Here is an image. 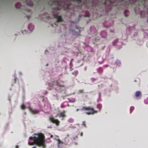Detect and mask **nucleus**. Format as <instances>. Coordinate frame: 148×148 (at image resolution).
Segmentation results:
<instances>
[{"label": "nucleus", "instance_id": "f257e3e1", "mask_svg": "<svg viewBox=\"0 0 148 148\" xmlns=\"http://www.w3.org/2000/svg\"><path fill=\"white\" fill-rule=\"evenodd\" d=\"M45 137L44 134L41 133L35 134L34 137L31 136L29 137L30 140H33V142H28V144L30 145H34L36 144L40 147L45 148Z\"/></svg>", "mask_w": 148, "mask_h": 148}, {"label": "nucleus", "instance_id": "f03ea898", "mask_svg": "<svg viewBox=\"0 0 148 148\" xmlns=\"http://www.w3.org/2000/svg\"><path fill=\"white\" fill-rule=\"evenodd\" d=\"M25 2L26 5L25 6H23L20 3L18 2L15 4V7L16 8L23 9L25 10L27 12H31V10L29 8H27V7H28V6H32L33 5V1L32 0H26Z\"/></svg>", "mask_w": 148, "mask_h": 148}, {"label": "nucleus", "instance_id": "7ed1b4c3", "mask_svg": "<svg viewBox=\"0 0 148 148\" xmlns=\"http://www.w3.org/2000/svg\"><path fill=\"white\" fill-rule=\"evenodd\" d=\"M51 3H50V1H49V3L51 5H55L56 6L53 8V9L55 10H60L64 8V7L62 5V3H61L59 1H56L54 0H51Z\"/></svg>", "mask_w": 148, "mask_h": 148}, {"label": "nucleus", "instance_id": "20e7f679", "mask_svg": "<svg viewBox=\"0 0 148 148\" xmlns=\"http://www.w3.org/2000/svg\"><path fill=\"white\" fill-rule=\"evenodd\" d=\"M81 111H87L86 112V114H92L95 113H97V112L94 110L93 108L90 106L88 107H84L82 109H80Z\"/></svg>", "mask_w": 148, "mask_h": 148}, {"label": "nucleus", "instance_id": "39448f33", "mask_svg": "<svg viewBox=\"0 0 148 148\" xmlns=\"http://www.w3.org/2000/svg\"><path fill=\"white\" fill-rule=\"evenodd\" d=\"M54 17L55 18L57 19V22H61L63 21V19L61 15H58L57 14H55Z\"/></svg>", "mask_w": 148, "mask_h": 148}, {"label": "nucleus", "instance_id": "423d86ee", "mask_svg": "<svg viewBox=\"0 0 148 148\" xmlns=\"http://www.w3.org/2000/svg\"><path fill=\"white\" fill-rule=\"evenodd\" d=\"M29 110L33 114H38L39 112V111L38 110L35 109L30 108Z\"/></svg>", "mask_w": 148, "mask_h": 148}, {"label": "nucleus", "instance_id": "0eeeda50", "mask_svg": "<svg viewBox=\"0 0 148 148\" xmlns=\"http://www.w3.org/2000/svg\"><path fill=\"white\" fill-rule=\"evenodd\" d=\"M69 31L70 33L72 34L73 35H77L79 36L80 35L79 34H77V32L75 31V30L73 29H69Z\"/></svg>", "mask_w": 148, "mask_h": 148}, {"label": "nucleus", "instance_id": "6e6552de", "mask_svg": "<svg viewBox=\"0 0 148 148\" xmlns=\"http://www.w3.org/2000/svg\"><path fill=\"white\" fill-rule=\"evenodd\" d=\"M53 85H56L60 87H64V86L63 84H61L60 82L57 81H55L54 82Z\"/></svg>", "mask_w": 148, "mask_h": 148}, {"label": "nucleus", "instance_id": "1a4fd4ad", "mask_svg": "<svg viewBox=\"0 0 148 148\" xmlns=\"http://www.w3.org/2000/svg\"><path fill=\"white\" fill-rule=\"evenodd\" d=\"M65 111H63L62 112L58 114L57 115V116H59V117H64L65 116Z\"/></svg>", "mask_w": 148, "mask_h": 148}, {"label": "nucleus", "instance_id": "9d476101", "mask_svg": "<svg viewBox=\"0 0 148 148\" xmlns=\"http://www.w3.org/2000/svg\"><path fill=\"white\" fill-rule=\"evenodd\" d=\"M141 94V92L139 91H136L135 93V96L136 97H138Z\"/></svg>", "mask_w": 148, "mask_h": 148}, {"label": "nucleus", "instance_id": "9b49d317", "mask_svg": "<svg viewBox=\"0 0 148 148\" xmlns=\"http://www.w3.org/2000/svg\"><path fill=\"white\" fill-rule=\"evenodd\" d=\"M51 123L55 124L57 125H58L59 124V121H51Z\"/></svg>", "mask_w": 148, "mask_h": 148}, {"label": "nucleus", "instance_id": "f8f14e48", "mask_svg": "<svg viewBox=\"0 0 148 148\" xmlns=\"http://www.w3.org/2000/svg\"><path fill=\"white\" fill-rule=\"evenodd\" d=\"M115 63L117 65L119 64H120V61L118 59H117L115 61Z\"/></svg>", "mask_w": 148, "mask_h": 148}, {"label": "nucleus", "instance_id": "ddd939ff", "mask_svg": "<svg viewBox=\"0 0 148 148\" xmlns=\"http://www.w3.org/2000/svg\"><path fill=\"white\" fill-rule=\"evenodd\" d=\"M50 120H58V119H55L52 116H51L49 117Z\"/></svg>", "mask_w": 148, "mask_h": 148}, {"label": "nucleus", "instance_id": "4468645a", "mask_svg": "<svg viewBox=\"0 0 148 148\" xmlns=\"http://www.w3.org/2000/svg\"><path fill=\"white\" fill-rule=\"evenodd\" d=\"M21 108L23 110H24L26 108V107L24 104H23L21 105Z\"/></svg>", "mask_w": 148, "mask_h": 148}, {"label": "nucleus", "instance_id": "2eb2a0df", "mask_svg": "<svg viewBox=\"0 0 148 148\" xmlns=\"http://www.w3.org/2000/svg\"><path fill=\"white\" fill-rule=\"evenodd\" d=\"M117 42L118 40H114L112 42L113 45L114 46H115L116 43Z\"/></svg>", "mask_w": 148, "mask_h": 148}, {"label": "nucleus", "instance_id": "dca6fc26", "mask_svg": "<svg viewBox=\"0 0 148 148\" xmlns=\"http://www.w3.org/2000/svg\"><path fill=\"white\" fill-rule=\"evenodd\" d=\"M73 1H76L77 3H80L82 2V0H72Z\"/></svg>", "mask_w": 148, "mask_h": 148}, {"label": "nucleus", "instance_id": "f3484780", "mask_svg": "<svg viewBox=\"0 0 148 148\" xmlns=\"http://www.w3.org/2000/svg\"><path fill=\"white\" fill-rule=\"evenodd\" d=\"M97 108H99V109H100L101 107H102V106H101V104H98L97 105Z\"/></svg>", "mask_w": 148, "mask_h": 148}, {"label": "nucleus", "instance_id": "a211bd4d", "mask_svg": "<svg viewBox=\"0 0 148 148\" xmlns=\"http://www.w3.org/2000/svg\"><path fill=\"white\" fill-rule=\"evenodd\" d=\"M128 11V10H125L124 11V15L125 16H127L126 15V13Z\"/></svg>", "mask_w": 148, "mask_h": 148}, {"label": "nucleus", "instance_id": "6ab92c4d", "mask_svg": "<svg viewBox=\"0 0 148 148\" xmlns=\"http://www.w3.org/2000/svg\"><path fill=\"white\" fill-rule=\"evenodd\" d=\"M79 94L84 93L83 91L82 90H79L78 92Z\"/></svg>", "mask_w": 148, "mask_h": 148}, {"label": "nucleus", "instance_id": "aec40b11", "mask_svg": "<svg viewBox=\"0 0 148 148\" xmlns=\"http://www.w3.org/2000/svg\"><path fill=\"white\" fill-rule=\"evenodd\" d=\"M62 3V5L64 7V8H64V5H66V4H65V3L64 2H62V3H61V4Z\"/></svg>", "mask_w": 148, "mask_h": 148}, {"label": "nucleus", "instance_id": "412c9836", "mask_svg": "<svg viewBox=\"0 0 148 148\" xmlns=\"http://www.w3.org/2000/svg\"><path fill=\"white\" fill-rule=\"evenodd\" d=\"M74 72L75 73L76 75H77L78 73V71H74Z\"/></svg>", "mask_w": 148, "mask_h": 148}, {"label": "nucleus", "instance_id": "4be33fe9", "mask_svg": "<svg viewBox=\"0 0 148 148\" xmlns=\"http://www.w3.org/2000/svg\"><path fill=\"white\" fill-rule=\"evenodd\" d=\"M27 18L29 19L31 17V16L30 15L27 16Z\"/></svg>", "mask_w": 148, "mask_h": 148}, {"label": "nucleus", "instance_id": "5701e85b", "mask_svg": "<svg viewBox=\"0 0 148 148\" xmlns=\"http://www.w3.org/2000/svg\"><path fill=\"white\" fill-rule=\"evenodd\" d=\"M133 108H134V107H131V108H130V113L131 112V109H133Z\"/></svg>", "mask_w": 148, "mask_h": 148}, {"label": "nucleus", "instance_id": "b1692460", "mask_svg": "<svg viewBox=\"0 0 148 148\" xmlns=\"http://www.w3.org/2000/svg\"><path fill=\"white\" fill-rule=\"evenodd\" d=\"M85 16H86V17H89V14H86Z\"/></svg>", "mask_w": 148, "mask_h": 148}, {"label": "nucleus", "instance_id": "393cba45", "mask_svg": "<svg viewBox=\"0 0 148 148\" xmlns=\"http://www.w3.org/2000/svg\"><path fill=\"white\" fill-rule=\"evenodd\" d=\"M66 8H67V9L68 8L69 6L68 5H66Z\"/></svg>", "mask_w": 148, "mask_h": 148}, {"label": "nucleus", "instance_id": "a878e982", "mask_svg": "<svg viewBox=\"0 0 148 148\" xmlns=\"http://www.w3.org/2000/svg\"><path fill=\"white\" fill-rule=\"evenodd\" d=\"M76 28L77 29H79V27H78V26H76Z\"/></svg>", "mask_w": 148, "mask_h": 148}, {"label": "nucleus", "instance_id": "bb28decb", "mask_svg": "<svg viewBox=\"0 0 148 148\" xmlns=\"http://www.w3.org/2000/svg\"><path fill=\"white\" fill-rule=\"evenodd\" d=\"M16 148H18V146H16Z\"/></svg>", "mask_w": 148, "mask_h": 148}, {"label": "nucleus", "instance_id": "cd10ccee", "mask_svg": "<svg viewBox=\"0 0 148 148\" xmlns=\"http://www.w3.org/2000/svg\"><path fill=\"white\" fill-rule=\"evenodd\" d=\"M36 148V146H35L33 147L32 148Z\"/></svg>", "mask_w": 148, "mask_h": 148}, {"label": "nucleus", "instance_id": "c85d7f7f", "mask_svg": "<svg viewBox=\"0 0 148 148\" xmlns=\"http://www.w3.org/2000/svg\"><path fill=\"white\" fill-rule=\"evenodd\" d=\"M81 15H79V18L80 17H81Z\"/></svg>", "mask_w": 148, "mask_h": 148}, {"label": "nucleus", "instance_id": "c756f323", "mask_svg": "<svg viewBox=\"0 0 148 148\" xmlns=\"http://www.w3.org/2000/svg\"><path fill=\"white\" fill-rule=\"evenodd\" d=\"M30 25H29V26H28V28L29 29L30 28Z\"/></svg>", "mask_w": 148, "mask_h": 148}, {"label": "nucleus", "instance_id": "7c9ffc66", "mask_svg": "<svg viewBox=\"0 0 148 148\" xmlns=\"http://www.w3.org/2000/svg\"><path fill=\"white\" fill-rule=\"evenodd\" d=\"M79 110V109H77V111H78Z\"/></svg>", "mask_w": 148, "mask_h": 148}, {"label": "nucleus", "instance_id": "2f4dec72", "mask_svg": "<svg viewBox=\"0 0 148 148\" xmlns=\"http://www.w3.org/2000/svg\"><path fill=\"white\" fill-rule=\"evenodd\" d=\"M106 67H108V66L107 65H106Z\"/></svg>", "mask_w": 148, "mask_h": 148}, {"label": "nucleus", "instance_id": "473e14b6", "mask_svg": "<svg viewBox=\"0 0 148 148\" xmlns=\"http://www.w3.org/2000/svg\"><path fill=\"white\" fill-rule=\"evenodd\" d=\"M100 69H101V70H102V69L101 68H100Z\"/></svg>", "mask_w": 148, "mask_h": 148}]
</instances>
